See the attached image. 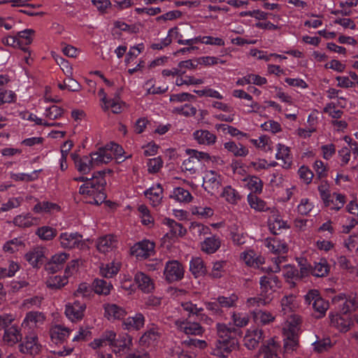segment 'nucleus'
<instances>
[{"mask_svg": "<svg viewBox=\"0 0 358 358\" xmlns=\"http://www.w3.org/2000/svg\"><path fill=\"white\" fill-rule=\"evenodd\" d=\"M239 297L235 292L218 295L212 298L210 301H204L206 310L209 315L204 313L203 307H199L197 304L190 301L181 303V308L187 313L188 317L196 316L200 321L207 325L213 323V319L222 320L227 319L231 314L230 310L238 306Z\"/></svg>", "mask_w": 358, "mask_h": 358, "instance_id": "nucleus-1", "label": "nucleus"}, {"mask_svg": "<svg viewBox=\"0 0 358 358\" xmlns=\"http://www.w3.org/2000/svg\"><path fill=\"white\" fill-rule=\"evenodd\" d=\"M231 319L235 327L225 324H217V339L211 346V354L222 358H227L238 343L242 336L240 328L248 325L250 317L246 313H233Z\"/></svg>", "mask_w": 358, "mask_h": 358, "instance_id": "nucleus-2", "label": "nucleus"}, {"mask_svg": "<svg viewBox=\"0 0 358 358\" xmlns=\"http://www.w3.org/2000/svg\"><path fill=\"white\" fill-rule=\"evenodd\" d=\"M105 171H97L92 178L85 176L76 178L77 181L84 182L79 188V193L83 196L85 202L99 205L103 202L106 195L104 192L106 180Z\"/></svg>", "mask_w": 358, "mask_h": 358, "instance_id": "nucleus-3", "label": "nucleus"}, {"mask_svg": "<svg viewBox=\"0 0 358 358\" xmlns=\"http://www.w3.org/2000/svg\"><path fill=\"white\" fill-rule=\"evenodd\" d=\"M334 301L335 303H338L341 313H331L329 315L330 324L339 331L347 332L353 324V321L349 313L355 311L358 308L356 296L353 294L346 295L341 293L335 296Z\"/></svg>", "mask_w": 358, "mask_h": 358, "instance_id": "nucleus-4", "label": "nucleus"}, {"mask_svg": "<svg viewBox=\"0 0 358 358\" xmlns=\"http://www.w3.org/2000/svg\"><path fill=\"white\" fill-rule=\"evenodd\" d=\"M106 345H109L115 354H120L129 349L132 345V338L127 334L117 336L114 331L106 330L99 338H95L90 344V346L94 350Z\"/></svg>", "mask_w": 358, "mask_h": 358, "instance_id": "nucleus-5", "label": "nucleus"}, {"mask_svg": "<svg viewBox=\"0 0 358 358\" xmlns=\"http://www.w3.org/2000/svg\"><path fill=\"white\" fill-rule=\"evenodd\" d=\"M275 272V270L271 271L260 278V296L250 298L248 300L250 306H265L273 299V294L281 286V281Z\"/></svg>", "mask_w": 358, "mask_h": 358, "instance_id": "nucleus-6", "label": "nucleus"}, {"mask_svg": "<svg viewBox=\"0 0 358 358\" xmlns=\"http://www.w3.org/2000/svg\"><path fill=\"white\" fill-rule=\"evenodd\" d=\"M299 264L300 269H293L289 271L288 277L294 280H301L311 274L317 278H323L329 274L331 269L330 264L324 258L314 262L313 265L308 263L306 259H301Z\"/></svg>", "mask_w": 358, "mask_h": 358, "instance_id": "nucleus-7", "label": "nucleus"}, {"mask_svg": "<svg viewBox=\"0 0 358 358\" xmlns=\"http://www.w3.org/2000/svg\"><path fill=\"white\" fill-rule=\"evenodd\" d=\"M71 157L76 169L82 174L88 173L94 166L103 164L98 150L83 157L76 153H71Z\"/></svg>", "mask_w": 358, "mask_h": 358, "instance_id": "nucleus-8", "label": "nucleus"}, {"mask_svg": "<svg viewBox=\"0 0 358 358\" xmlns=\"http://www.w3.org/2000/svg\"><path fill=\"white\" fill-rule=\"evenodd\" d=\"M58 240L60 246L65 250H85L87 248V243L83 236L78 232L65 231L59 234Z\"/></svg>", "mask_w": 358, "mask_h": 358, "instance_id": "nucleus-9", "label": "nucleus"}, {"mask_svg": "<svg viewBox=\"0 0 358 358\" xmlns=\"http://www.w3.org/2000/svg\"><path fill=\"white\" fill-rule=\"evenodd\" d=\"M304 300L306 303L312 306L315 317L317 318L323 317L329 308V303L321 297L316 289L308 291L304 296Z\"/></svg>", "mask_w": 358, "mask_h": 358, "instance_id": "nucleus-10", "label": "nucleus"}, {"mask_svg": "<svg viewBox=\"0 0 358 358\" xmlns=\"http://www.w3.org/2000/svg\"><path fill=\"white\" fill-rule=\"evenodd\" d=\"M45 319L46 317L42 312L29 311L26 313L21 324V327L24 329V333H38V329L43 325Z\"/></svg>", "mask_w": 358, "mask_h": 358, "instance_id": "nucleus-11", "label": "nucleus"}, {"mask_svg": "<svg viewBox=\"0 0 358 358\" xmlns=\"http://www.w3.org/2000/svg\"><path fill=\"white\" fill-rule=\"evenodd\" d=\"M265 245L273 255H278L276 257H273V259L275 264V271H278L280 270L279 264L286 259L285 255L288 250L287 245L285 242L277 238H267Z\"/></svg>", "mask_w": 358, "mask_h": 358, "instance_id": "nucleus-12", "label": "nucleus"}, {"mask_svg": "<svg viewBox=\"0 0 358 358\" xmlns=\"http://www.w3.org/2000/svg\"><path fill=\"white\" fill-rule=\"evenodd\" d=\"M24 334V339L18 345L19 351L31 356L38 355L42 350V345L38 342V333Z\"/></svg>", "mask_w": 358, "mask_h": 358, "instance_id": "nucleus-13", "label": "nucleus"}, {"mask_svg": "<svg viewBox=\"0 0 358 358\" xmlns=\"http://www.w3.org/2000/svg\"><path fill=\"white\" fill-rule=\"evenodd\" d=\"M155 244L147 239L136 243L130 248L131 255L139 260H144L155 255Z\"/></svg>", "mask_w": 358, "mask_h": 358, "instance_id": "nucleus-14", "label": "nucleus"}, {"mask_svg": "<svg viewBox=\"0 0 358 358\" xmlns=\"http://www.w3.org/2000/svg\"><path fill=\"white\" fill-rule=\"evenodd\" d=\"M184 268L178 260L166 262L164 269V275L168 282L171 283L181 280L184 278Z\"/></svg>", "mask_w": 358, "mask_h": 358, "instance_id": "nucleus-15", "label": "nucleus"}, {"mask_svg": "<svg viewBox=\"0 0 358 358\" xmlns=\"http://www.w3.org/2000/svg\"><path fill=\"white\" fill-rule=\"evenodd\" d=\"M103 164L109 163L113 157L116 159H121L123 157L124 151L122 147L115 143L111 142L104 147L98 149Z\"/></svg>", "mask_w": 358, "mask_h": 358, "instance_id": "nucleus-16", "label": "nucleus"}, {"mask_svg": "<svg viewBox=\"0 0 358 358\" xmlns=\"http://www.w3.org/2000/svg\"><path fill=\"white\" fill-rule=\"evenodd\" d=\"M91 336V331L88 329L83 327L76 332V334L73 337L71 343L63 345L62 348L58 350H54L53 352L59 357H66L69 355L75 348L76 344L74 343L80 342L87 340Z\"/></svg>", "mask_w": 358, "mask_h": 358, "instance_id": "nucleus-17", "label": "nucleus"}, {"mask_svg": "<svg viewBox=\"0 0 358 358\" xmlns=\"http://www.w3.org/2000/svg\"><path fill=\"white\" fill-rule=\"evenodd\" d=\"M71 332L72 329L66 327L64 324H52L49 329L50 341L52 343L57 345H64Z\"/></svg>", "mask_w": 358, "mask_h": 358, "instance_id": "nucleus-18", "label": "nucleus"}, {"mask_svg": "<svg viewBox=\"0 0 358 358\" xmlns=\"http://www.w3.org/2000/svg\"><path fill=\"white\" fill-rule=\"evenodd\" d=\"M175 324L180 331L188 336H201L205 331L204 328L199 323L190 322L187 319L176 320Z\"/></svg>", "mask_w": 358, "mask_h": 358, "instance_id": "nucleus-19", "label": "nucleus"}, {"mask_svg": "<svg viewBox=\"0 0 358 358\" xmlns=\"http://www.w3.org/2000/svg\"><path fill=\"white\" fill-rule=\"evenodd\" d=\"M161 334L159 328L152 324L141 337L140 345L147 348H155L159 341Z\"/></svg>", "mask_w": 358, "mask_h": 358, "instance_id": "nucleus-20", "label": "nucleus"}, {"mask_svg": "<svg viewBox=\"0 0 358 358\" xmlns=\"http://www.w3.org/2000/svg\"><path fill=\"white\" fill-rule=\"evenodd\" d=\"M85 309V303L76 300L66 305L65 315L71 322H77L83 319Z\"/></svg>", "mask_w": 358, "mask_h": 358, "instance_id": "nucleus-21", "label": "nucleus"}, {"mask_svg": "<svg viewBox=\"0 0 358 358\" xmlns=\"http://www.w3.org/2000/svg\"><path fill=\"white\" fill-rule=\"evenodd\" d=\"M99 95L102 96V108L104 110H111L115 114L120 113L122 111L125 103L120 100V98L117 95L115 96L113 98L108 97L103 89L99 90Z\"/></svg>", "mask_w": 358, "mask_h": 358, "instance_id": "nucleus-22", "label": "nucleus"}, {"mask_svg": "<svg viewBox=\"0 0 358 358\" xmlns=\"http://www.w3.org/2000/svg\"><path fill=\"white\" fill-rule=\"evenodd\" d=\"M134 280L138 289L145 294L152 293L155 289V280L144 272L136 271Z\"/></svg>", "mask_w": 358, "mask_h": 358, "instance_id": "nucleus-23", "label": "nucleus"}, {"mask_svg": "<svg viewBox=\"0 0 358 358\" xmlns=\"http://www.w3.org/2000/svg\"><path fill=\"white\" fill-rule=\"evenodd\" d=\"M22 327L13 324L8 328L6 329L2 337L3 342L8 345L13 346L22 341L23 334L22 333Z\"/></svg>", "mask_w": 358, "mask_h": 358, "instance_id": "nucleus-24", "label": "nucleus"}, {"mask_svg": "<svg viewBox=\"0 0 358 358\" xmlns=\"http://www.w3.org/2000/svg\"><path fill=\"white\" fill-rule=\"evenodd\" d=\"M200 243L201 250L207 255H212L220 249L221 238L218 235L213 234L211 232Z\"/></svg>", "mask_w": 358, "mask_h": 358, "instance_id": "nucleus-25", "label": "nucleus"}, {"mask_svg": "<svg viewBox=\"0 0 358 358\" xmlns=\"http://www.w3.org/2000/svg\"><path fill=\"white\" fill-rule=\"evenodd\" d=\"M20 265L15 261H8L4 266H0V299L5 294L1 280L6 278H12L20 270Z\"/></svg>", "mask_w": 358, "mask_h": 358, "instance_id": "nucleus-26", "label": "nucleus"}, {"mask_svg": "<svg viewBox=\"0 0 358 358\" xmlns=\"http://www.w3.org/2000/svg\"><path fill=\"white\" fill-rule=\"evenodd\" d=\"M104 316L109 321L122 320L127 314L124 307L118 306L115 303H106L103 306Z\"/></svg>", "mask_w": 358, "mask_h": 358, "instance_id": "nucleus-27", "label": "nucleus"}, {"mask_svg": "<svg viewBox=\"0 0 358 358\" xmlns=\"http://www.w3.org/2000/svg\"><path fill=\"white\" fill-rule=\"evenodd\" d=\"M117 245V237L113 234H106L99 237L96 242L97 250L103 254L113 251Z\"/></svg>", "mask_w": 358, "mask_h": 358, "instance_id": "nucleus-28", "label": "nucleus"}, {"mask_svg": "<svg viewBox=\"0 0 358 358\" xmlns=\"http://www.w3.org/2000/svg\"><path fill=\"white\" fill-rule=\"evenodd\" d=\"M145 322V316L141 313H136L122 321V326L124 330L138 331L144 327Z\"/></svg>", "mask_w": 358, "mask_h": 358, "instance_id": "nucleus-29", "label": "nucleus"}, {"mask_svg": "<svg viewBox=\"0 0 358 358\" xmlns=\"http://www.w3.org/2000/svg\"><path fill=\"white\" fill-rule=\"evenodd\" d=\"M69 269L67 266L65 269V273L63 275H54L49 276L45 282V285L49 289L57 291L62 289L69 282Z\"/></svg>", "mask_w": 358, "mask_h": 358, "instance_id": "nucleus-30", "label": "nucleus"}, {"mask_svg": "<svg viewBox=\"0 0 358 358\" xmlns=\"http://www.w3.org/2000/svg\"><path fill=\"white\" fill-rule=\"evenodd\" d=\"M264 338L263 331L259 328L249 329L244 337V345L249 350L255 348Z\"/></svg>", "mask_w": 358, "mask_h": 358, "instance_id": "nucleus-31", "label": "nucleus"}, {"mask_svg": "<svg viewBox=\"0 0 358 358\" xmlns=\"http://www.w3.org/2000/svg\"><path fill=\"white\" fill-rule=\"evenodd\" d=\"M276 148L277 152L275 154V159L282 161V166L283 169H291L293 157L290 148L282 143H278Z\"/></svg>", "mask_w": 358, "mask_h": 358, "instance_id": "nucleus-32", "label": "nucleus"}, {"mask_svg": "<svg viewBox=\"0 0 358 358\" xmlns=\"http://www.w3.org/2000/svg\"><path fill=\"white\" fill-rule=\"evenodd\" d=\"M301 317L297 315H292L287 320L285 327H284L285 335L289 336L299 337L301 332Z\"/></svg>", "mask_w": 358, "mask_h": 358, "instance_id": "nucleus-33", "label": "nucleus"}, {"mask_svg": "<svg viewBox=\"0 0 358 358\" xmlns=\"http://www.w3.org/2000/svg\"><path fill=\"white\" fill-rule=\"evenodd\" d=\"M280 345L271 338L262 343L260 353L263 355V358H280Z\"/></svg>", "mask_w": 358, "mask_h": 358, "instance_id": "nucleus-34", "label": "nucleus"}, {"mask_svg": "<svg viewBox=\"0 0 358 358\" xmlns=\"http://www.w3.org/2000/svg\"><path fill=\"white\" fill-rule=\"evenodd\" d=\"M69 257V254L62 252L53 255L50 261L45 264L46 271L55 273L63 268L66 260Z\"/></svg>", "mask_w": 358, "mask_h": 358, "instance_id": "nucleus-35", "label": "nucleus"}, {"mask_svg": "<svg viewBox=\"0 0 358 358\" xmlns=\"http://www.w3.org/2000/svg\"><path fill=\"white\" fill-rule=\"evenodd\" d=\"M26 261L34 268H40L45 261L44 251L42 248H36L28 252L24 257Z\"/></svg>", "mask_w": 358, "mask_h": 358, "instance_id": "nucleus-36", "label": "nucleus"}, {"mask_svg": "<svg viewBox=\"0 0 358 358\" xmlns=\"http://www.w3.org/2000/svg\"><path fill=\"white\" fill-rule=\"evenodd\" d=\"M345 196L337 192H332L329 194L327 199L323 201L324 206L331 210L338 211L345 205Z\"/></svg>", "mask_w": 358, "mask_h": 358, "instance_id": "nucleus-37", "label": "nucleus"}, {"mask_svg": "<svg viewBox=\"0 0 358 358\" xmlns=\"http://www.w3.org/2000/svg\"><path fill=\"white\" fill-rule=\"evenodd\" d=\"M40 221L38 217H34L31 213H22L16 215L13 219V224L20 228H29L37 225Z\"/></svg>", "mask_w": 358, "mask_h": 358, "instance_id": "nucleus-38", "label": "nucleus"}, {"mask_svg": "<svg viewBox=\"0 0 358 358\" xmlns=\"http://www.w3.org/2000/svg\"><path fill=\"white\" fill-rule=\"evenodd\" d=\"M194 139L200 145L210 146L215 144L217 140L216 135L208 130L199 129L193 133Z\"/></svg>", "mask_w": 358, "mask_h": 358, "instance_id": "nucleus-39", "label": "nucleus"}, {"mask_svg": "<svg viewBox=\"0 0 358 358\" xmlns=\"http://www.w3.org/2000/svg\"><path fill=\"white\" fill-rule=\"evenodd\" d=\"M163 187L160 184L153 185L144 192V194L148 198L150 203L154 206H158L163 199Z\"/></svg>", "mask_w": 358, "mask_h": 358, "instance_id": "nucleus-40", "label": "nucleus"}, {"mask_svg": "<svg viewBox=\"0 0 358 358\" xmlns=\"http://www.w3.org/2000/svg\"><path fill=\"white\" fill-rule=\"evenodd\" d=\"M247 201L250 206V207L255 210L256 212H268L270 210L271 208L268 205V203L257 196V194H255L252 193L248 194L247 196Z\"/></svg>", "mask_w": 358, "mask_h": 358, "instance_id": "nucleus-41", "label": "nucleus"}, {"mask_svg": "<svg viewBox=\"0 0 358 358\" xmlns=\"http://www.w3.org/2000/svg\"><path fill=\"white\" fill-rule=\"evenodd\" d=\"M60 206L56 203L48 201H38L32 208L35 213L52 214L60 211Z\"/></svg>", "mask_w": 358, "mask_h": 358, "instance_id": "nucleus-42", "label": "nucleus"}, {"mask_svg": "<svg viewBox=\"0 0 358 358\" xmlns=\"http://www.w3.org/2000/svg\"><path fill=\"white\" fill-rule=\"evenodd\" d=\"M92 286L94 293L103 296L108 295L113 288L110 282L100 278H95L92 283Z\"/></svg>", "mask_w": 358, "mask_h": 358, "instance_id": "nucleus-43", "label": "nucleus"}, {"mask_svg": "<svg viewBox=\"0 0 358 358\" xmlns=\"http://www.w3.org/2000/svg\"><path fill=\"white\" fill-rule=\"evenodd\" d=\"M221 184L220 175L214 171H208L203 176L205 189H217Z\"/></svg>", "mask_w": 358, "mask_h": 358, "instance_id": "nucleus-44", "label": "nucleus"}, {"mask_svg": "<svg viewBox=\"0 0 358 358\" xmlns=\"http://www.w3.org/2000/svg\"><path fill=\"white\" fill-rule=\"evenodd\" d=\"M245 187L251 191L250 193L259 194L263 190V182L255 176H248L243 179Z\"/></svg>", "mask_w": 358, "mask_h": 358, "instance_id": "nucleus-45", "label": "nucleus"}, {"mask_svg": "<svg viewBox=\"0 0 358 358\" xmlns=\"http://www.w3.org/2000/svg\"><path fill=\"white\" fill-rule=\"evenodd\" d=\"M34 31L31 29H27L17 33L16 36L17 39L18 48H21L23 51H26L27 46L32 42V35Z\"/></svg>", "mask_w": 358, "mask_h": 358, "instance_id": "nucleus-46", "label": "nucleus"}, {"mask_svg": "<svg viewBox=\"0 0 358 358\" xmlns=\"http://www.w3.org/2000/svg\"><path fill=\"white\" fill-rule=\"evenodd\" d=\"M236 83L238 85L241 86L249 84L262 86L267 83V79L257 74L250 73L241 78H239Z\"/></svg>", "mask_w": 358, "mask_h": 358, "instance_id": "nucleus-47", "label": "nucleus"}, {"mask_svg": "<svg viewBox=\"0 0 358 358\" xmlns=\"http://www.w3.org/2000/svg\"><path fill=\"white\" fill-rule=\"evenodd\" d=\"M170 197L178 202L183 203H188L193 199L191 193L187 189L180 187H175Z\"/></svg>", "mask_w": 358, "mask_h": 358, "instance_id": "nucleus-48", "label": "nucleus"}, {"mask_svg": "<svg viewBox=\"0 0 358 358\" xmlns=\"http://www.w3.org/2000/svg\"><path fill=\"white\" fill-rule=\"evenodd\" d=\"M163 224L169 228L173 237L182 236L186 234V229L182 224L173 219L166 217L163 220Z\"/></svg>", "mask_w": 358, "mask_h": 358, "instance_id": "nucleus-49", "label": "nucleus"}, {"mask_svg": "<svg viewBox=\"0 0 358 358\" xmlns=\"http://www.w3.org/2000/svg\"><path fill=\"white\" fill-rule=\"evenodd\" d=\"M189 271L195 278L204 275L207 271L203 261L200 257H193L190 260Z\"/></svg>", "mask_w": 358, "mask_h": 358, "instance_id": "nucleus-50", "label": "nucleus"}, {"mask_svg": "<svg viewBox=\"0 0 358 358\" xmlns=\"http://www.w3.org/2000/svg\"><path fill=\"white\" fill-rule=\"evenodd\" d=\"M189 229L191 234L196 239H201L202 236L205 238L207 235L210 234L211 231L208 226L196 222H193L190 224Z\"/></svg>", "mask_w": 358, "mask_h": 358, "instance_id": "nucleus-51", "label": "nucleus"}, {"mask_svg": "<svg viewBox=\"0 0 358 358\" xmlns=\"http://www.w3.org/2000/svg\"><path fill=\"white\" fill-rule=\"evenodd\" d=\"M121 267V263L117 261H113L103 266L100 269L101 275L106 278H111L116 275Z\"/></svg>", "mask_w": 358, "mask_h": 358, "instance_id": "nucleus-52", "label": "nucleus"}, {"mask_svg": "<svg viewBox=\"0 0 358 358\" xmlns=\"http://www.w3.org/2000/svg\"><path fill=\"white\" fill-rule=\"evenodd\" d=\"M270 231L275 235L280 234L282 229H289L287 221L283 220L280 216H277L273 220L268 222Z\"/></svg>", "mask_w": 358, "mask_h": 358, "instance_id": "nucleus-53", "label": "nucleus"}, {"mask_svg": "<svg viewBox=\"0 0 358 358\" xmlns=\"http://www.w3.org/2000/svg\"><path fill=\"white\" fill-rule=\"evenodd\" d=\"M296 299V296L293 294L285 295L282 298L280 303L284 314L292 312L297 307Z\"/></svg>", "mask_w": 358, "mask_h": 358, "instance_id": "nucleus-54", "label": "nucleus"}, {"mask_svg": "<svg viewBox=\"0 0 358 358\" xmlns=\"http://www.w3.org/2000/svg\"><path fill=\"white\" fill-rule=\"evenodd\" d=\"M138 212L141 223L149 228L152 227L154 224V218L148 208L145 205H140L138 207Z\"/></svg>", "mask_w": 358, "mask_h": 358, "instance_id": "nucleus-55", "label": "nucleus"}, {"mask_svg": "<svg viewBox=\"0 0 358 358\" xmlns=\"http://www.w3.org/2000/svg\"><path fill=\"white\" fill-rule=\"evenodd\" d=\"M224 148L236 157H245L248 154V150L245 146L242 144L237 145L234 141L224 143Z\"/></svg>", "mask_w": 358, "mask_h": 358, "instance_id": "nucleus-56", "label": "nucleus"}, {"mask_svg": "<svg viewBox=\"0 0 358 358\" xmlns=\"http://www.w3.org/2000/svg\"><path fill=\"white\" fill-rule=\"evenodd\" d=\"M36 234L43 241H51L57 236V230L49 226L38 227Z\"/></svg>", "mask_w": 358, "mask_h": 358, "instance_id": "nucleus-57", "label": "nucleus"}, {"mask_svg": "<svg viewBox=\"0 0 358 358\" xmlns=\"http://www.w3.org/2000/svg\"><path fill=\"white\" fill-rule=\"evenodd\" d=\"M222 196L228 203L231 204L237 203L241 199V196L237 190L229 185L224 188Z\"/></svg>", "mask_w": 358, "mask_h": 358, "instance_id": "nucleus-58", "label": "nucleus"}, {"mask_svg": "<svg viewBox=\"0 0 358 358\" xmlns=\"http://www.w3.org/2000/svg\"><path fill=\"white\" fill-rule=\"evenodd\" d=\"M241 258L249 266L259 268L260 265H262V258L260 257H255V253L252 250L243 252L241 254Z\"/></svg>", "mask_w": 358, "mask_h": 358, "instance_id": "nucleus-59", "label": "nucleus"}, {"mask_svg": "<svg viewBox=\"0 0 358 358\" xmlns=\"http://www.w3.org/2000/svg\"><path fill=\"white\" fill-rule=\"evenodd\" d=\"M24 246V244L20 238H15L6 241L3 246V250L5 252L13 254Z\"/></svg>", "mask_w": 358, "mask_h": 358, "instance_id": "nucleus-60", "label": "nucleus"}, {"mask_svg": "<svg viewBox=\"0 0 358 358\" xmlns=\"http://www.w3.org/2000/svg\"><path fill=\"white\" fill-rule=\"evenodd\" d=\"M254 319L257 323L265 325L272 322L275 317L268 311L257 310L254 311Z\"/></svg>", "mask_w": 358, "mask_h": 358, "instance_id": "nucleus-61", "label": "nucleus"}, {"mask_svg": "<svg viewBox=\"0 0 358 358\" xmlns=\"http://www.w3.org/2000/svg\"><path fill=\"white\" fill-rule=\"evenodd\" d=\"M41 171V170H35L32 171L31 173H11L10 178L12 180L15 181H26L31 182L34 181L38 177V173Z\"/></svg>", "mask_w": 358, "mask_h": 358, "instance_id": "nucleus-62", "label": "nucleus"}, {"mask_svg": "<svg viewBox=\"0 0 358 358\" xmlns=\"http://www.w3.org/2000/svg\"><path fill=\"white\" fill-rule=\"evenodd\" d=\"M285 338L284 339V357H287L289 354L296 350L298 346V338L296 336H289V335H285Z\"/></svg>", "mask_w": 358, "mask_h": 358, "instance_id": "nucleus-63", "label": "nucleus"}, {"mask_svg": "<svg viewBox=\"0 0 358 358\" xmlns=\"http://www.w3.org/2000/svg\"><path fill=\"white\" fill-rule=\"evenodd\" d=\"M64 113V110L56 105H52L47 108L44 115L50 120H57L61 118Z\"/></svg>", "mask_w": 358, "mask_h": 358, "instance_id": "nucleus-64", "label": "nucleus"}]
</instances>
